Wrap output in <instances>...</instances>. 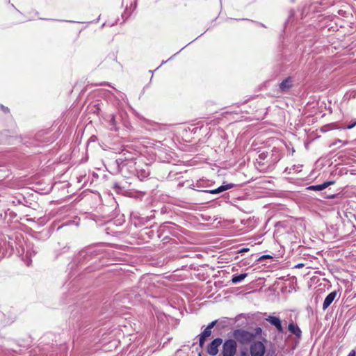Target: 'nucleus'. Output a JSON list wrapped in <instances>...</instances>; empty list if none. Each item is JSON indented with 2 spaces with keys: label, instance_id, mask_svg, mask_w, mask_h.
Here are the masks:
<instances>
[{
  "label": "nucleus",
  "instance_id": "obj_17",
  "mask_svg": "<svg viewBox=\"0 0 356 356\" xmlns=\"http://www.w3.org/2000/svg\"><path fill=\"white\" fill-rule=\"evenodd\" d=\"M241 356H248V353L245 351L241 353Z\"/></svg>",
  "mask_w": 356,
  "mask_h": 356
},
{
  "label": "nucleus",
  "instance_id": "obj_6",
  "mask_svg": "<svg viewBox=\"0 0 356 356\" xmlns=\"http://www.w3.org/2000/svg\"><path fill=\"white\" fill-rule=\"evenodd\" d=\"M266 320L272 325H274L279 332H283V327L280 318L274 316H269L266 318Z\"/></svg>",
  "mask_w": 356,
  "mask_h": 356
},
{
  "label": "nucleus",
  "instance_id": "obj_10",
  "mask_svg": "<svg viewBox=\"0 0 356 356\" xmlns=\"http://www.w3.org/2000/svg\"><path fill=\"white\" fill-rule=\"evenodd\" d=\"M333 184L334 181H326L322 184L310 186L309 187H308V189L312 191H320L324 190L325 188H326L330 185H332Z\"/></svg>",
  "mask_w": 356,
  "mask_h": 356
},
{
  "label": "nucleus",
  "instance_id": "obj_11",
  "mask_svg": "<svg viewBox=\"0 0 356 356\" xmlns=\"http://www.w3.org/2000/svg\"><path fill=\"white\" fill-rule=\"evenodd\" d=\"M293 80L291 77H288L282 81L280 84V88L282 91L288 90L292 86Z\"/></svg>",
  "mask_w": 356,
  "mask_h": 356
},
{
  "label": "nucleus",
  "instance_id": "obj_20",
  "mask_svg": "<svg viewBox=\"0 0 356 356\" xmlns=\"http://www.w3.org/2000/svg\"><path fill=\"white\" fill-rule=\"evenodd\" d=\"M302 265V264H298L297 266L298 267H301Z\"/></svg>",
  "mask_w": 356,
  "mask_h": 356
},
{
  "label": "nucleus",
  "instance_id": "obj_14",
  "mask_svg": "<svg viewBox=\"0 0 356 356\" xmlns=\"http://www.w3.org/2000/svg\"><path fill=\"white\" fill-rule=\"evenodd\" d=\"M355 125H356V120H354V122L352 124H350L349 125H348L346 128L348 129H350L353 128Z\"/></svg>",
  "mask_w": 356,
  "mask_h": 356
},
{
  "label": "nucleus",
  "instance_id": "obj_7",
  "mask_svg": "<svg viewBox=\"0 0 356 356\" xmlns=\"http://www.w3.org/2000/svg\"><path fill=\"white\" fill-rule=\"evenodd\" d=\"M338 295V292L337 291H332L325 298L324 302L323 303V309L325 310L329 307V306L332 303L336 297Z\"/></svg>",
  "mask_w": 356,
  "mask_h": 356
},
{
  "label": "nucleus",
  "instance_id": "obj_1",
  "mask_svg": "<svg viewBox=\"0 0 356 356\" xmlns=\"http://www.w3.org/2000/svg\"><path fill=\"white\" fill-rule=\"evenodd\" d=\"M234 339L243 345L250 343L254 338V334L252 332L238 329L233 332Z\"/></svg>",
  "mask_w": 356,
  "mask_h": 356
},
{
  "label": "nucleus",
  "instance_id": "obj_18",
  "mask_svg": "<svg viewBox=\"0 0 356 356\" xmlns=\"http://www.w3.org/2000/svg\"><path fill=\"white\" fill-rule=\"evenodd\" d=\"M246 251H248V249H246V248H243V249H241L239 252H246Z\"/></svg>",
  "mask_w": 356,
  "mask_h": 356
},
{
  "label": "nucleus",
  "instance_id": "obj_8",
  "mask_svg": "<svg viewBox=\"0 0 356 356\" xmlns=\"http://www.w3.org/2000/svg\"><path fill=\"white\" fill-rule=\"evenodd\" d=\"M233 187H234L233 184H226V185H222L216 189L204 191V192L209 193L211 194H218V193L223 192L226 190L230 189Z\"/></svg>",
  "mask_w": 356,
  "mask_h": 356
},
{
  "label": "nucleus",
  "instance_id": "obj_9",
  "mask_svg": "<svg viewBox=\"0 0 356 356\" xmlns=\"http://www.w3.org/2000/svg\"><path fill=\"white\" fill-rule=\"evenodd\" d=\"M289 331L296 335L298 338H300L302 335V331L297 324L291 323L288 326Z\"/></svg>",
  "mask_w": 356,
  "mask_h": 356
},
{
  "label": "nucleus",
  "instance_id": "obj_13",
  "mask_svg": "<svg viewBox=\"0 0 356 356\" xmlns=\"http://www.w3.org/2000/svg\"><path fill=\"white\" fill-rule=\"evenodd\" d=\"M111 125L112 126V128L114 130H117V128H116V122H115V116L114 115H112L111 116Z\"/></svg>",
  "mask_w": 356,
  "mask_h": 356
},
{
  "label": "nucleus",
  "instance_id": "obj_2",
  "mask_svg": "<svg viewBox=\"0 0 356 356\" xmlns=\"http://www.w3.org/2000/svg\"><path fill=\"white\" fill-rule=\"evenodd\" d=\"M237 350V343L234 339H227L222 344V356H234Z\"/></svg>",
  "mask_w": 356,
  "mask_h": 356
},
{
  "label": "nucleus",
  "instance_id": "obj_4",
  "mask_svg": "<svg viewBox=\"0 0 356 356\" xmlns=\"http://www.w3.org/2000/svg\"><path fill=\"white\" fill-rule=\"evenodd\" d=\"M222 343V339L216 338L213 339L207 347V353L211 356H215L218 353V348Z\"/></svg>",
  "mask_w": 356,
  "mask_h": 356
},
{
  "label": "nucleus",
  "instance_id": "obj_16",
  "mask_svg": "<svg viewBox=\"0 0 356 356\" xmlns=\"http://www.w3.org/2000/svg\"><path fill=\"white\" fill-rule=\"evenodd\" d=\"M1 109H2V111H3V112H5V113H6V112H8V108H6V107H5V106H1Z\"/></svg>",
  "mask_w": 356,
  "mask_h": 356
},
{
  "label": "nucleus",
  "instance_id": "obj_5",
  "mask_svg": "<svg viewBox=\"0 0 356 356\" xmlns=\"http://www.w3.org/2000/svg\"><path fill=\"white\" fill-rule=\"evenodd\" d=\"M216 321H212L208 325L200 335L199 343L200 347H203L205 339L211 334V329L215 326Z\"/></svg>",
  "mask_w": 356,
  "mask_h": 356
},
{
  "label": "nucleus",
  "instance_id": "obj_3",
  "mask_svg": "<svg viewBox=\"0 0 356 356\" xmlns=\"http://www.w3.org/2000/svg\"><path fill=\"white\" fill-rule=\"evenodd\" d=\"M266 352V348L262 342L257 341L250 346L251 356H264Z\"/></svg>",
  "mask_w": 356,
  "mask_h": 356
},
{
  "label": "nucleus",
  "instance_id": "obj_15",
  "mask_svg": "<svg viewBox=\"0 0 356 356\" xmlns=\"http://www.w3.org/2000/svg\"><path fill=\"white\" fill-rule=\"evenodd\" d=\"M356 353H355V350H351L349 354L348 355V356H355Z\"/></svg>",
  "mask_w": 356,
  "mask_h": 356
},
{
  "label": "nucleus",
  "instance_id": "obj_12",
  "mask_svg": "<svg viewBox=\"0 0 356 356\" xmlns=\"http://www.w3.org/2000/svg\"><path fill=\"white\" fill-rule=\"evenodd\" d=\"M247 275H248L247 273H241L240 275H234L232 278V282L234 284L240 282L242 280H243L247 277Z\"/></svg>",
  "mask_w": 356,
  "mask_h": 356
},
{
  "label": "nucleus",
  "instance_id": "obj_19",
  "mask_svg": "<svg viewBox=\"0 0 356 356\" xmlns=\"http://www.w3.org/2000/svg\"><path fill=\"white\" fill-rule=\"evenodd\" d=\"M267 257H269L268 255H265V256H263L262 258H267Z\"/></svg>",
  "mask_w": 356,
  "mask_h": 356
}]
</instances>
